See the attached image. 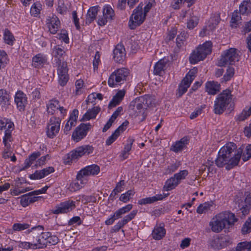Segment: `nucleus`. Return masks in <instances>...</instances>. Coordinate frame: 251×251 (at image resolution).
Here are the masks:
<instances>
[{
  "label": "nucleus",
  "mask_w": 251,
  "mask_h": 251,
  "mask_svg": "<svg viewBox=\"0 0 251 251\" xmlns=\"http://www.w3.org/2000/svg\"><path fill=\"white\" fill-rule=\"evenodd\" d=\"M137 213V210H135L132 211L129 214L125 216L123 219L119 221L113 227V230L114 232H116L120 230V229L128 223L131 220L134 219Z\"/></svg>",
  "instance_id": "obj_20"
},
{
  "label": "nucleus",
  "mask_w": 251,
  "mask_h": 251,
  "mask_svg": "<svg viewBox=\"0 0 251 251\" xmlns=\"http://www.w3.org/2000/svg\"><path fill=\"white\" fill-rule=\"evenodd\" d=\"M251 115V105L248 110H244L238 117V120L243 121Z\"/></svg>",
  "instance_id": "obj_59"
},
{
  "label": "nucleus",
  "mask_w": 251,
  "mask_h": 251,
  "mask_svg": "<svg viewBox=\"0 0 251 251\" xmlns=\"http://www.w3.org/2000/svg\"><path fill=\"white\" fill-rule=\"evenodd\" d=\"M11 130L6 129L5 131L4 136L3 138V142L7 149L10 148V145L8 142H11Z\"/></svg>",
  "instance_id": "obj_43"
},
{
  "label": "nucleus",
  "mask_w": 251,
  "mask_h": 251,
  "mask_svg": "<svg viewBox=\"0 0 251 251\" xmlns=\"http://www.w3.org/2000/svg\"><path fill=\"white\" fill-rule=\"evenodd\" d=\"M199 23V18L197 16H192L187 22V27L189 29H193Z\"/></svg>",
  "instance_id": "obj_48"
},
{
  "label": "nucleus",
  "mask_w": 251,
  "mask_h": 251,
  "mask_svg": "<svg viewBox=\"0 0 251 251\" xmlns=\"http://www.w3.org/2000/svg\"><path fill=\"white\" fill-rule=\"evenodd\" d=\"M220 21V17L218 14L212 16L209 20L205 26L200 32V36L204 37L207 35H210V33L215 29Z\"/></svg>",
  "instance_id": "obj_11"
},
{
  "label": "nucleus",
  "mask_w": 251,
  "mask_h": 251,
  "mask_svg": "<svg viewBox=\"0 0 251 251\" xmlns=\"http://www.w3.org/2000/svg\"><path fill=\"white\" fill-rule=\"evenodd\" d=\"M169 194H157L151 197H147L140 200L138 203L141 205L151 203L155 201L163 200L168 196Z\"/></svg>",
  "instance_id": "obj_27"
},
{
  "label": "nucleus",
  "mask_w": 251,
  "mask_h": 251,
  "mask_svg": "<svg viewBox=\"0 0 251 251\" xmlns=\"http://www.w3.org/2000/svg\"><path fill=\"white\" fill-rule=\"evenodd\" d=\"M250 7V4L244 3L242 2L239 6V11L240 13L242 14H245L246 13H248L250 10L249 8Z\"/></svg>",
  "instance_id": "obj_62"
},
{
  "label": "nucleus",
  "mask_w": 251,
  "mask_h": 251,
  "mask_svg": "<svg viewBox=\"0 0 251 251\" xmlns=\"http://www.w3.org/2000/svg\"><path fill=\"white\" fill-rule=\"evenodd\" d=\"M21 204L23 207H26L30 204V200L29 198V195L28 193L23 195L20 201Z\"/></svg>",
  "instance_id": "obj_61"
},
{
  "label": "nucleus",
  "mask_w": 251,
  "mask_h": 251,
  "mask_svg": "<svg viewBox=\"0 0 251 251\" xmlns=\"http://www.w3.org/2000/svg\"><path fill=\"white\" fill-rule=\"evenodd\" d=\"M237 221L234 214L230 211H225L216 215L209 224L212 231L219 233L224 229H229Z\"/></svg>",
  "instance_id": "obj_2"
},
{
  "label": "nucleus",
  "mask_w": 251,
  "mask_h": 251,
  "mask_svg": "<svg viewBox=\"0 0 251 251\" xmlns=\"http://www.w3.org/2000/svg\"><path fill=\"white\" fill-rule=\"evenodd\" d=\"M15 102L20 111H24L27 103L26 95L22 91H18L15 96Z\"/></svg>",
  "instance_id": "obj_23"
},
{
  "label": "nucleus",
  "mask_w": 251,
  "mask_h": 251,
  "mask_svg": "<svg viewBox=\"0 0 251 251\" xmlns=\"http://www.w3.org/2000/svg\"><path fill=\"white\" fill-rule=\"evenodd\" d=\"M93 147L90 145L78 147L67 154L68 160L67 162L75 161L83 155L89 154L93 152Z\"/></svg>",
  "instance_id": "obj_9"
},
{
  "label": "nucleus",
  "mask_w": 251,
  "mask_h": 251,
  "mask_svg": "<svg viewBox=\"0 0 251 251\" xmlns=\"http://www.w3.org/2000/svg\"><path fill=\"white\" fill-rule=\"evenodd\" d=\"M81 201L85 204L88 202H95L96 201V198L93 196L81 195Z\"/></svg>",
  "instance_id": "obj_58"
},
{
  "label": "nucleus",
  "mask_w": 251,
  "mask_h": 251,
  "mask_svg": "<svg viewBox=\"0 0 251 251\" xmlns=\"http://www.w3.org/2000/svg\"><path fill=\"white\" fill-rule=\"evenodd\" d=\"M36 245L35 244V242L33 240L32 243L26 242H22L19 243V246L23 248L24 249H37L35 247H36Z\"/></svg>",
  "instance_id": "obj_54"
},
{
  "label": "nucleus",
  "mask_w": 251,
  "mask_h": 251,
  "mask_svg": "<svg viewBox=\"0 0 251 251\" xmlns=\"http://www.w3.org/2000/svg\"><path fill=\"white\" fill-rule=\"evenodd\" d=\"M166 62L164 59L158 61L154 67V73L155 75H161L166 67Z\"/></svg>",
  "instance_id": "obj_36"
},
{
  "label": "nucleus",
  "mask_w": 251,
  "mask_h": 251,
  "mask_svg": "<svg viewBox=\"0 0 251 251\" xmlns=\"http://www.w3.org/2000/svg\"><path fill=\"white\" fill-rule=\"evenodd\" d=\"M86 184H82L81 180L74 181L70 184L68 189L71 192H75L82 188Z\"/></svg>",
  "instance_id": "obj_38"
},
{
  "label": "nucleus",
  "mask_w": 251,
  "mask_h": 251,
  "mask_svg": "<svg viewBox=\"0 0 251 251\" xmlns=\"http://www.w3.org/2000/svg\"><path fill=\"white\" fill-rule=\"evenodd\" d=\"M188 175V172L186 170L180 171L179 173H176L174 175V178L176 181L179 183H180L181 180L184 179Z\"/></svg>",
  "instance_id": "obj_47"
},
{
  "label": "nucleus",
  "mask_w": 251,
  "mask_h": 251,
  "mask_svg": "<svg viewBox=\"0 0 251 251\" xmlns=\"http://www.w3.org/2000/svg\"><path fill=\"white\" fill-rule=\"evenodd\" d=\"M166 230L163 226H156L152 231V236L155 240H160L165 235Z\"/></svg>",
  "instance_id": "obj_33"
},
{
  "label": "nucleus",
  "mask_w": 251,
  "mask_h": 251,
  "mask_svg": "<svg viewBox=\"0 0 251 251\" xmlns=\"http://www.w3.org/2000/svg\"><path fill=\"white\" fill-rule=\"evenodd\" d=\"M3 39L6 44L11 45L13 43L14 37L9 30L5 29L3 34Z\"/></svg>",
  "instance_id": "obj_44"
},
{
  "label": "nucleus",
  "mask_w": 251,
  "mask_h": 251,
  "mask_svg": "<svg viewBox=\"0 0 251 251\" xmlns=\"http://www.w3.org/2000/svg\"><path fill=\"white\" fill-rule=\"evenodd\" d=\"M114 16L113 9L109 5L105 6L103 9V16L98 20V24L100 26L104 25L108 21L112 20Z\"/></svg>",
  "instance_id": "obj_18"
},
{
  "label": "nucleus",
  "mask_w": 251,
  "mask_h": 251,
  "mask_svg": "<svg viewBox=\"0 0 251 251\" xmlns=\"http://www.w3.org/2000/svg\"><path fill=\"white\" fill-rule=\"evenodd\" d=\"M59 110L61 114L64 117L67 113V110L59 104V101L55 99L50 100L47 104V111L49 114L53 115Z\"/></svg>",
  "instance_id": "obj_15"
},
{
  "label": "nucleus",
  "mask_w": 251,
  "mask_h": 251,
  "mask_svg": "<svg viewBox=\"0 0 251 251\" xmlns=\"http://www.w3.org/2000/svg\"><path fill=\"white\" fill-rule=\"evenodd\" d=\"M132 207V204H128L117 210L112 216L115 220L121 218L123 215L128 212L130 210H131Z\"/></svg>",
  "instance_id": "obj_34"
},
{
  "label": "nucleus",
  "mask_w": 251,
  "mask_h": 251,
  "mask_svg": "<svg viewBox=\"0 0 251 251\" xmlns=\"http://www.w3.org/2000/svg\"><path fill=\"white\" fill-rule=\"evenodd\" d=\"M212 45L211 42L206 41L202 45H200L196 50L191 53L189 57L190 63L195 64L203 60L211 53Z\"/></svg>",
  "instance_id": "obj_4"
},
{
  "label": "nucleus",
  "mask_w": 251,
  "mask_h": 251,
  "mask_svg": "<svg viewBox=\"0 0 251 251\" xmlns=\"http://www.w3.org/2000/svg\"><path fill=\"white\" fill-rule=\"evenodd\" d=\"M61 120L59 117H51L47 128V135L50 138H53L59 132Z\"/></svg>",
  "instance_id": "obj_10"
},
{
  "label": "nucleus",
  "mask_w": 251,
  "mask_h": 251,
  "mask_svg": "<svg viewBox=\"0 0 251 251\" xmlns=\"http://www.w3.org/2000/svg\"><path fill=\"white\" fill-rule=\"evenodd\" d=\"M41 5L39 3H34L30 9V13L32 15L36 17L40 13Z\"/></svg>",
  "instance_id": "obj_53"
},
{
  "label": "nucleus",
  "mask_w": 251,
  "mask_h": 251,
  "mask_svg": "<svg viewBox=\"0 0 251 251\" xmlns=\"http://www.w3.org/2000/svg\"><path fill=\"white\" fill-rule=\"evenodd\" d=\"M53 53L54 57L55 64L62 63L63 62H66L64 61V57L65 55V51L59 47V46H57L54 47L53 49Z\"/></svg>",
  "instance_id": "obj_25"
},
{
  "label": "nucleus",
  "mask_w": 251,
  "mask_h": 251,
  "mask_svg": "<svg viewBox=\"0 0 251 251\" xmlns=\"http://www.w3.org/2000/svg\"><path fill=\"white\" fill-rule=\"evenodd\" d=\"M187 37V34L183 33L180 35H178L176 39V44L178 47L181 46V44H183Z\"/></svg>",
  "instance_id": "obj_64"
},
{
  "label": "nucleus",
  "mask_w": 251,
  "mask_h": 251,
  "mask_svg": "<svg viewBox=\"0 0 251 251\" xmlns=\"http://www.w3.org/2000/svg\"><path fill=\"white\" fill-rule=\"evenodd\" d=\"M78 115V111L77 109H74L70 115L69 119L65 126L64 128V132L65 134H68L69 132L72 129V127L76 125Z\"/></svg>",
  "instance_id": "obj_22"
},
{
  "label": "nucleus",
  "mask_w": 251,
  "mask_h": 251,
  "mask_svg": "<svg viewBox=\"0 0 251 251\" xmlns=\"http://www.w3.org/2000/svg\"><path fill=\"white\" fill-rule=\"evenodd\" d=\"M236 144L232 142L228 143L221 148L215 160L216 165L220 168L226 165L227 170L237 166L240 160L242 151H236Z\"/></svg>",
  "instance_id": "obj_1"
},
{
  "label": "nucleus",
  "mask_w": 251,
  "mask_h": 251,
  "mask_svg": "<svg viewBox=\"0 0 251 251\" xmlns=\"http://www.w3.org/2000/svg\"><path fill=\"white\" fill-rule=\"evenodd\" d=\"M129 74V70L126 68L116 70L110 75L108 84L110 87H115L123 84Z\"/></svg>",
  "instance_id": "obj_5"
},
{
  "label": "nucleus",
  "mask_w": 251,
  "mask_h": 251,
  "mask_svg": "<svg viewBox=\"0 0 251 251\" xmlns=\"http://www.w3.org/2000/svg\"><path fill=\"white\" fill-rule=\"evenodd\" d=\"M125 185V181L124 180H121L117 184L116 187L113 189L111 194L110 195V197L112 196L114 197L118 193L121 192L123 190V186Z\"/></svg>",
  "instance_id": "obj_51"
},
{
  "label": "nucleus",
  "mask_w": 251,
  "mask_h": 251,
  "mask_svg": "<svg viewBox=\"0 0 251 251\" xmlns=\"http://www.w3.org/2000/svg\"><path fill=\"white\" fill-rule=\"evenodd\" d=\"M242 232L244 234L251 232V216L249 217L248 220L244 224L242 228Z\"/></svg>",
  "instance_id": "obj_52"
},
{
  "label": "nucleus",
  "mask_w": 251,
  "mask_h": 251,
  "mask_svg": "<svg viewBox=\"0 0 251 251\" xmlns=\"http://www.w3.org/2000/svg\"><path fill=\"white\" fill-rule=\"evenodd\" d=\"M220 84L216 81H209L205 84L206 92L210 95H215L220 91Z\"/></svg>",
  "instance_id": "obj_26"
},
{
  "label": "nucleus",
  "mask_w": 251,
  "mask_h": 251,
  "mask_svg": "<svg viewBox=\"0 0 251 251\" xmlns=\"http://www.w3.org/2000/svg\"><path fill=\"white\" fill-rule=\"evenodd\" d=\"M232 101L231 91L228 89L224 90L216 99L214 102V111L215 114H221L226 109Z\"/></svg>",
  "instance_id": "obj_3"
},
{
  "label": "nucleus",
  "mask_w": 251,
  "mask_h": 251,
  "mask_svg": "<svg viewBox=\"0 0 251 251\" xmlns=\"http://www.w3.org/2000/svg\"><path fill=\"white\" fill-rule=\"evenodd\" d=\"M212 206V204L211 202H205L201 204L197 208V212L199 214L205 213L210 209Z\"/></svg>",
  "instance_id": "obj_45"
},
{
  "label": "nucleus",
  "mask_w": 251,
  "mask_h": 251,
  "mask_svg": "<svg viewBox=\"0 0 251 251\" xmlns=\"http://www.w3.org/2000/svg\"><path fill=\"white\" fill-rule=\"evenodd\" d=\"M91 127V125L90 123L81 124L73 132L72 134L73 139L76 142L79 141L86 136Z\"/></svg>",
  "instance_id": "obj_12"
},
{
  "label": "nucleus",
  "mask_w": 251,
  "mask_h": 251,
  "mask_svg": "<svg viewBox=\"0 0 251 251\" xmlns=\"http://www.w3.org/2000/svg\"><path fill=\"white\" fill-rule=\"evenodd\" d=\"M75 201L71 200L61 202L55 209L51 210V212L54 214L67 213L75 208Z\"/></svg>",
  "instance_id": "obj_13"
},
{
  "label": "nucleus",
  "mask_w": 251,
  "mask_h": 251,
  "mask_svg": "<svg viewBox=\"0 0 251 251\" xmlns=\"http://www.w3.org/2000/svg\"><path fill=\"white\" fill-rule=\"evenodd\" d=\"M125 95V90H119L110 101L108 108H111L119 104Z\"/></svg>",
  "instance_id": "obj_30"
},
{
  "label": "nucleus",
  "mask_w": 251,
  "mask_h": 251,
  "mask_svg": "<svg viewBox=\"0 0 251 251\" xmlns=\"http://www.w3.org/2000/svg\"><path fill=\"white\" fill-rule=\"evenodd\" d=\"M246 196L244 200H238L237 201L238 208L244 216L248 215L251 209V194L247 193Z\"/></svg>",
  "instance_id": "obj_16"
},
{
  "label": "nucleus",
  "mask_w": 251,
  "mask_h": 251,
  "mask_svg": "<svg viewBox=\"0 0 251 251\" xmlns=\"http://www.w3.org/2000/svg\"><path fill=\"white\" fill-rule=\"evenodd\" d=\"M99 6H93L88 10L86 17V23L90 24L95 20L98 14Z\"/></svg>",
  "instance_id": "obj_32"
},
{
  "label": "nucleus",
  "mask_w": 251,
  "mask_h": 251,
  "mask_svg": "<svg viewBox=\"0 0 251 251\" xmlns=\"http://www.w3.org/2000/svg\"><path fill=\"white\" fill-rule=\"evenodd\" d=\"M125 48L122 44H118L113 50V59L117 63H122L126 58Z\"/></svg>",
  "instance_id": "obj_19"
},
{
  "label": "nucleus",
  "mask_w": 251,
  "mask_h": 251,
  "mask_svg": "<svg viewBox=\"0 0 251 251\" xmlns=\"http://www.w3.org/2000/svg\"><path fill=\"white\" fill-rule=\"evenodd\" d=\"M40 155L41 153L39 151H35L33 152L29 156L28 158L25 160L24 163V167H23V169H25L29 167L33 163V162Z\"/></svg>",
  "instance_id": "obj_35"
},
{
  "label": "nucleus",
  "mask_w": 251,
  "mask_h": 251,
  "mask_svg": "<svg viewBox=\"0 0 251 251\" xmlns=\"http://www.w3.org/2000/svg\"><path fill=\"white\" fill-rule=\"evenodd\" d=\"M47 61V58L43 54L39 53L32 58V65L35 68H41L43 67Z\"/></svg>",
  "instance_id": "obj_29"
},
{
  "label": "nucleus",
  "mask_w": 251,
  "mask_h": 251,
  "mask_svg": "<svg viewBox=\"0 0 251 251\" xmlns=\"http://www.w3.org/2000/svg\"><path fill=\"white\" fill-rule=\"evenodd\" d=\"M140 100V102H142L144 109H147L152 103V99L149 96H145L143 97H139Z\"/></svg>",
  "instance_id": "obj_46"
},
{
  "label": "nucleus",
  "mask_w": 251,
  "mask_h": 251,
  "mask_svg": "<svg viewBox=\"0 0 251 251\" xmlns=\"http://www.w3.org/2000/svg\"><path fill=\"white\" fill-rule=\"evenodd\" d=\"M100 171V167L96 164L87 166L79 171L76 176V180H81L82 184L87 183L88 177L98 175Z\"/></svg>",
  "instance_id": "obj_8"
},
{
  "label": "nucleus",
  "mask_w": 251,
  "mask_h": 251,
  "mask_svg": "<svg viewBox=\"0 0 251 251\" xmlns=\"http://www.w3.org/2000/svg\"><path fill=\"white\" fill-rule=\"evenodd\" d=\"M134 141V139L132 138H129L127 140V144L125 145L124 150L122 153V156L123 159H125L127 157L128 152L131 150L132 144Z\"/></svg>",
  "instance_id": "obj_39"
},
{
  "label": "nucleus",
  "mask_w": 251,
  "mask_h": 251,
  "mask_svg": "<svg viewBox=\"0 0 251 251\" xmlns=\"http://www.w3.org/2000/svg\"><path fill=\"white\" fill-rule=\"evenodd\" d=\"M234 74V69L233 67H229L226 70V72L223 79H224L225 81H227L231 79V78L233 76Z\"/></svg>",
  "instance_id": "obj_57"
},
{
  "label": "nucleus",
  "mask_w": 251,
  "mask_h": 251,
  "mask_svg": "<svg viewBox=\"0 0 251 251\" xmlns=\"http://www.w3.org/2000/svg\"><path fill=\"white\" fill-rule=\"evenodd\" d=\"M140 101L139 98H137L134 100L130 102L129 107L134 111L139 112L142 109H144L143 104Z\"/></svg>",
  "instance_id": "obj_40"
},
{
  "label": "nucleus",
  "mask_w": 251,
  "mask_h": 251,
  "mask_svg": "<svg viewBox=\"0 0 251 251\" xmlns=\"http://www.w3.org/2000/svg\"><path fill=\"white\" fill-rule=\"evenodd\" d=\"M146 5L143 7L144 9L143 13L147 15L148 12L150 10V9L152 7V6L155 4L154 0H148L145 2Z\"/></svg>",
  "instance_id": "obj_60"
},
{
  "label": "nucleus",
  "mask_w": 251,
  "mask_h": 251,
  "mask_svg": "<svg viewBox=\"0 0 251 251\" xmlns=\"http://www.w3.org/2000/svg\"><path fill=\"white\" fill-rule=\"evenodd\" d=\"M10 97L4 89H0V105L2 110H6L10 104Z\"/></svg>",
  "instance_id": "obj_24"
},
{
  "label": "nucleus",
  "mask_w": 251,
  "mask_h": 251,
  "mask_svg": "<svg viewBox=\"0 0 251 251\" xmlns=\"http://www.w3.org/2000/svg\"><path fill=\"white\" fill-rule=\"evenodd\" d=\"M188 88V85L186 86L183 85L182 84H180L177 89L178 92L176 94L178 97H181L187 91Z\"/></svg>",
  "instance_id": "obj_63"
},
{
  "label": "nucleus",
  "mask_w": 251,
  "mask_h": 251,
  "mask_svg": "<svg viewBox=\"0 0 251 251\" xmlns=\"http://www.w3.org/2000/svg\"><path fill=\"white\" fill-rule=\"evenodd\" d=\"M135 192L132 190H129L127 191L126 193L123 194L121 195L120 197V200L124 202H126L129 201L131 198V196H133Z\"/></svg>",
  "instance_id": "obj_49"
},
{
  "label": "nucleus",
  "mask_w": 251,
  "mask_h": 251,
  "mask_svg": "<svg viewBox=\"0 0 251 251\" xmlns=\"http://www.w3.org/2000/svg\"><path fill=\"white\" fill-rule=\"evenodd\" d=\"M32 233L36 235L35 242V244L37 245L36 247H35L36 248H43L47 246L48 241L47 237H49L50 232L43 233L42 230H39L37 234L34 233V232H33Z\"/></svg>",
  "instance_id": "obj_21"
},
{
  "label": "nucleus",
  "mask_w": 251,
  "mask_h": 251,
  "mask_svg": "<svg viewBox=\"0 0 251 251\" xmlns=\"http://www.w3.org/2000/svg\"><path fill=\"white\" fill-rule=\"evenodd\" d=\"M189 140V139L187 137H183L171 146V150L175 152L181 151L188 144Z\"/></svg>",
  "instance_id": "obj_28"
},
{
  "label": "nucleus",
  "mask_w": 251,
  "mask_h": 251,
  "mask_svg": "<svg viewBox=\"0 0 251 251\" xmlns=\"http://www.w3.org/2000/svg\"><path fill=\"white\" fill-rule=\"evenodd\" d=\"M120 134L115 130L114 133L110 136L108 139L106 140V145L107 146H109L112 144L119 136Z\"/></svg>",
  "instance_id": "obj_56"
},
{
  "label": "nucleus",
  "mask_w": 251,
  "mask_h": 251,
  "mask_svg": "<svg viewBox=\"0 0 251 251\" xmlns=\"http://www.w3.org/2000/svg\"><path fill=\"white\" fill-rule=\"evenodd\" d=\"M176 180L174 176L167 179L163 187V189L168 191L175 188L179 184Z\"/></svg>",
  "instance_id": "obj_37"
},
{
  "label": "nucleus",
  "mask_w": 251,
  "mask_h": 251,
  "mask_svg": "<svg viewBox=\"0 0 251 251\" xmlns=\"http://www.w3.org/2000/svg\"><path fill=\"white\" fill-rule=\"evenodd\" d=\"M9 60L4 51H0V69L4 68Z\"/></svg>",
  "instance_id": "obj_50"
},
{
  "label": "nucleus",
  "mask_w": 251,
  "mask_h": 251,
  "mask_svg": "<svg viewBox=\"0 0 251 251\" xmlns=\"http://www.w3.org/2000/svg\"><path fill=\"white\" fill-rule=\"evenodd\" d=\"M240 56L237 49L230 48L225 50L218 61V65L220 67L234 64L239 60Z\"/></svg>",
  "instance_id": "obj_6"
},
{
  "label": "nucleus",
  "mask_w": 251,
  "mask_h": 251,
  "mask_svg": "<svg viewBox=\"0 0 251 251\" xmlns=\"http://www.w3.org/2000/svg\"><path fill=\"white\" fill-rule=\"evenodd\" d=\"M29 227V225L25 223H16L13 225V229L14 231H21L24 229H27Z\"/></svg>",
  "instance_id": "obj_55"
},
{
  "label": "nucleus",
  "mask_w": 251,
  "mask_h": 251,
  "mask_svg": "<svg viewBox=\"0 0 251 251\" xmlns=\"http://www.w3.org/2000/svg\"><path fill=\"white\" fill-rule=\"evenodd\" d=\"M46 25L50 33L54 34L57 33L60 27V22L57 16L52 15L48 17L46 20Z\"/></svg>",
  "instance_id": "obj_17"
},
{
  "label": "nucleus",
  "mask_w": 251,
  "mask_h": 251,
  "mask_svg": "<svg viewBox=\"0 0 251 251\" xmlns=\"http://www.w3.org/2000/svg\"><path fill=\"white\" fill-rule=\"evenodd\" d=\"M241 20L240 14L237 11L233 12L230 21V25L232 27H236Z\"/></svg>",
  "instance_id": "obj_42"
},
{
  "label": "nucleus",
  "mask_w": 251,
  "mask_h": 251,
  "mask_svg": "<svg viewBox=\"0 0 251 251\" xmlns=\"http://www.w3.org/2000/svg\"><path fill=\"white\" fill-rule=\"evenodd\" d=\"M100 108L99 106H95L91 109H89L85 113L82 119V121H89L92 119H95L97 114L100 112Z\"/></svg>",
  "instance_id": "obj_31"
},
{
  "label": "nucleus",
  "mask_w": 251,
  "mask_h": 251,
  "mask_svg": "<svg viewBox=\"0 0 251 251\" xmlns=\"http://www.w3.org/2000/svg\"><path fill=\"white\" fill-rule=\"evenodd\" d=\"M143 6L144 4L140 3L133 10L128 22V25L131 29H135L144 22L146 15L143 12Z\"/></svg>",
  "instance_id": "obj_7"
},
{
  "label": "nucleus",
  "mask_w": 251,
  "mask_h": 251,
  "mask_svg": "<svg viewBox=\"0 0 251 251\" xmlns=\"http://www.w3.org/2000/svg\"><path fill=\"white\" fill-rule=\"evenodd\" d=\"M236 251H251V241H245L238 244Z\"/></svg>",
  "instance_id": "obj_41"
},
{
  "label": "nucleus",
  "mask_w": 251,
  "mask_h": 251,
  "mask_svg": "<svg viewBox=\"0 0 251 251\" xmlns=\"http://www.w3.org/2000/svg\"><path fill=\"white\" fill-rule=\"evenodd\" d=\"M57 67V74L58 75L59 83L62 86H65L69 79L68 75V68L66 62L56 64Z\"/></svg>",
  "instance_id": "obj_14"
}]
</instances>
